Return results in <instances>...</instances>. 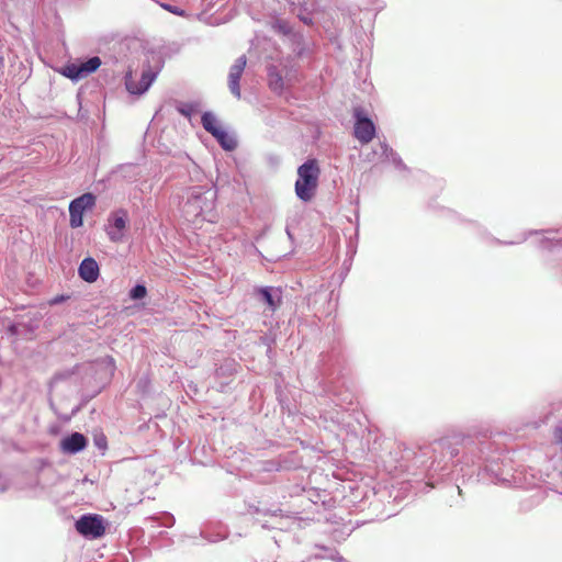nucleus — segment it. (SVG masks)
Returning <instances> with one entry per match:
<instances>
[{
    "label": "nucleus",
    "instance_id": "nucleus-21",
    "mask_svg": "<svg viewBox=\"0 0 562 562\" xmlns=\"http://www.w3.org/2000/svg\"><path fill=\"white\" fill-rule=\"evenodd\" d=\"M200 103L196 101L193 102H183L178 101L176 104V110L182 116L191 120L192 115L199 110Z\"/></svg>",
    "mask_w": 562,
    "mask_h": 562
},
{
    "label": "nucleus",
    "instance_id": "nucleus-31",
    "mask_svg": "<svg viewBox=\"0 0 562 562\" xmlns=\"http://www.w3.org/2000/svg\"><path fill=\"white\" fill-rule=\"evenodd\" d=\"M161 7L167 10L168 12L175 14V15H178V16H184L186 15V11L183 9H181L180 7H177V5H173V4H170V3H162Z\"/></svg>",
    "mask_w": 562,
    "mask_h": 562
},
{
    "label": "nucleus",
    "instance_id": "nucleus-4",
    "mask_svg": "<svg viewBox=\"0 0 562 562\" xmlns=\"http://www.w3.org/2000/svg\"><path fill=\"white\" fill-rule=\"evenodd\" d=\"M362 158L366 162L391 165L397 171L411 172L409 167L403 161L400 154L389 145L386 139H379L369 151L362 153Z\"/></svg>",
    "mask_w": 562,
    "mask_h": 562
},
{
    "label": "nucleus",
    "instance_id": "nucleus-8",
    "mask_svg": "<svg viewBox=\"0 0 562 562\" xmlns=\"http://www.w3.org/2000/svg\"><path fill=\"white\" fill-rule=\"evenodd\" d=\"M97 196L92 192L80 194L70 201L69 211V226L71 228H79L83 225V216L86 212L95 206Z\"/></svg>",
    "mask_w": 562,
    "mask_h": 562
},
{
    "label": "nucleus",
    "instance_id": "nucleus-26",
    "mask_svg": "<svg viewBox=\"0 0 562 562\" xmlns=\"http://www.w3.org/2000/svg\"><path fill=\"white\" fill-rule=\"evenodd\" d=\"M541 502L540 495H532L528 498H525L519 502V510L522 513H527L537 507Z\"/></svg>",
    "mask_w": 562,
    "mask_h": 562
},
{
    "label": "nucleus",
    "instance_id": "nucleus-36",
    "mask_svg": "<svg viewBox=\"0 0 562 562\" xmlns=\"http://www.w3.org/2000/svg\"><path fill=\"white\" fill-rule=\"evenodd\" d=\"M261 341L263 345H266L268 347V351H271L272 344H274V338L269 337V336H263L261 338Z\"/></svg>",
    "mask_w": 562,
    "mask_h": 562
},
{
    "label": "nucleus",
    "instance_id": "nucleus-40",
    "mask_svg": "<svg viewBox=\"0 0 562 562\" xmlns=\"http://www.w3.org/2000/svg\"><path fill=\"white\" fill-rule=\"evenodd\" d=\"M165 535H167V532H165V531L159 532V536H165Z\"/></svg>",
    "mask_w": 562,
    "mask_h": 562
},
{
    "label": "nucleus",
    "instance_id": "nucleus-3",
    "mask_svg": "<svg viewBox=\"0 0 562 562\" xmlns=\"http://www.w3.org/2000/svg\"><path fill=\"white\" fill-rule=\"evenodd\" d=\"M321 168L315 158L305 160L297 168V179L294 184L295 194L302 202H310L316 194Z\"/></svg>",
    "mask_w": 562,
    "mask_h": 562
},
{
    "label": "nucleus",
    "instance_id": "nucleus-29",
    "mask_svg": "<svg viewBox=\"0 0 562 562\" xmlns=\"http://www.w3.org/2000/svg\"><path fill=\"white\" fill-rule=\"evenodd\" d=\"M247 64V58L245 55L239 56L235 63L231 66L228 74L243 75L245 67Z\"/></svg>",
    "mask_w": 562,
    "mask_h": 562
},
{
    "label": "nucleus",
    "instance_id": "nucleus-14",
    "mask_svg": "<svg viewBox=\"0 0 562 562\" xmlns=\"http://www.w3.org/2000/svg\"><path fill=\"white\" fill-rule=\"evenodd\" d=\"M78 276L87 283L95 282L100 277V267L98 261L92 257H86L78 267Z\"/></svg>",
    "mask_w": 562,
    "mask_h": 562
},
{
    "label": "nucleus",
    "instance_id": "nucleus-27",
    "mask_svg": "<svg viewBox=\"0 0 562 562\" xmlns=\"http://www.w3.org/2000/svg\"><path fill=\"white\" fill-rule=\"evenodd\" d=\"M147 288L144 283H136L128 292V296L133 301H140L147 296Z\"/></svg>",
    "mask_w": 562,
    "mask_h": 562
},
{
    "label": "nucleus",
    "instance_id": "nucleus-19",
    "mask_svg": "<svg viewBox=\"0 0 562 562\" xmlns=\"http://www.w3.org/2000/svg\"><path fill=\"white\" fill-rule=\"evenodd\" d=\"M148 521L153 522V527H166L171 528L175 522V516L169 512H161L155 515H151L146 518Z\"/></svg>",
    "mask_w": 562,
    "mask_h": 562
},
{
    "label": "nucleus",
    "instance_id": "nucleus-9",
    "mask_svg": "<svg viewBox=\"0 0 562 562\" xmlns=\"http://www.w3.org/2000/svg\"><path fill=\"white\" fill-rule=\"evenodd\" d=\"M353 136L362 144L367 145L372 142L376 134L374 122L368 116L362 108L353 110Z\"/></svg>",
    "mask_w": 562,
    "mask_h": 562
},
{
    "label": "nucleus",
    "instance_id": "nucleus-37",
    "mask_svg": "<svg viewBox=\"0 0 562 562\" xmlns=\"http://www.w3.org/2000/svg\"><path fill=\"white\" fill-rule=\"evenodd\" d=\"M285 232H286L288 237L292 240L293 239V235H292V233L290 232V229L288 227H286Z\"/></svg>",
    "mask_w": 562,
    "mask_h": 562
},
{
    "label": "nucleus",
    "instance_id": "nucleus-18",
    "mask_svg": "<svg viewBox=\"0 0 562 562\" xmlns=\"http://www.w3.org/2000/svg\"><path fill=\"white\" fill-rule=\"evenodd\" d=\"M79 366L76 364L72 368L64 369L60 371H57L50 379L48 383L49 392L53 391V389L59 384L60 382L69 381L78 371Z\"/></svg>",
    "mask_w": 562,
    "mask_h": 562
},
{
    "label": "nucleus",
    "instance_id": "nucleus-24",
    "mask_svg": "<svg viewBox=\"0 0 562 562\" xmlns=\"http://www.w3.org/2000/svg\"><path fill=\"white\" fill-rule=\"evenodd\" d=\"M86 75L90 76L95 72L101 66L102 61L99 56H92L87 58L86 60H79Z\"/></svg>",
    "mask_w": 562,
    "mask_h": 562
},
{
    "label": "nucleus",
    "instance_id": "nucleus-2",
    "mask_svg": "<svg viewBox=\"0 0 562 562\" xmlns=\"http://www.w3.org/2000/svg\"><path fill=\"white\" fill-rule=\"evenodd\" d=\"M165 64L161 53L149 49L144 53L143 70L137 83L128 71L125 76V88L131 94L140 95L145 93L156 80Z\"/></svg>",
    "mask_w": 562,
    "mask_h": 562
},
{
    "label": "nucleus",
    "instance_id": "nucleus-20",
    "mask_svg": "<svg viewBox=\"0 0 562 562\" xmlns=\"http://www.w3.org/2000/svg\"><path fill=\"white\" fill-rule=\"evenodd\" d=\"M292 46V53L295 57L301 58L305 55L307 50V46L304 40L303 34L296 32L292 37L289 40Z\"/></svg>",
    "mask_w": 562,
    "mask_h": 562
},
{
    "label": "nucleus",
    "instance_id": "nucleus-25",
    "mask_svg": "<svg viewBox=\"0 0 562 562\" xmlns=\"http://www.w3.org/2000/svg\"><path fill=\"white\" fill-rule=\"evenodd\" d=\"M240 78L241 75L228 74V89L231 93L237 99H240L241 97Z\"/></svg>",
    "mask_w": 562,
    "mask_h": 562
},
{
    "label": "nucleus",
    "instance_id": "nucleus-38",
    "mask_svg": "<svg viewBox=\"0 0 562 562\" xmlns=\"http://www.w3.org/2000/svg\"><path fill=\"white\" fill-rule=\"evenodd\" d=\"M271 355H272V350H271V351H268V350H267V356H268L269 358L271 357Z\"/></svg>",
    "mask_w": 562,
    "mask_h": 562
},
{
    "label": "nucleus",
    "instance_id": "nucleus-30",
    "mask_svg": "<svg viewBox=\"0 0 562 562\" xmlns=\"http://www.w3.org/2000/svg\"><path fill=\"white\" fill-rule=\"evenodd\" d=\"M93 442L95 447L101 451H104L108 448V440L103 434L95 435L93 438Z\"/></svg>",
    "mask_w": 562,
    "mask_h": 562
},
{
    "label": "nucleus",
    "instance_id": "nucleus-39",
    "mask_svg": "<svg viewBox=\"0 0 562 562\" xmlns=\"http://www.w3.org/2000/svg\"><path fill=\"white\" fill-rule=\"evenodd\" d=\"M457 491H458L459 494L462 493V490L459 486H457Z\"/></svg>",
    "mask_w": 562,
    "mask_h": 562
},
{
    "label": "nucleus",
    "instance_id": "nucleus-5",
    "mask_svg": "<svg viewBox=\"0 0 562 562\" xmlns=\"http://www.w3.org/2000/svg\"><path fill=\"white\" fill-rule=\"evenodd\" d=\"M201 124L215 138L223 150L233 151L237 148L236 137L221 126L218 119L212 111H204L201 114Z\"/></svg>",
    "mask_w": 562,
    "mask_h": 562
},
{
    "label": "nucleus",
    "instance_id": "nucleus-35",
    "mask_svg": "<svg viewBox=\"0 0 562 562\" xmlns=\"http://www.w3.org/2000/svg\"><path fill=\"white\" fill-rule=\"evenodd\" d=\"M94 395L91 396H82L81 404L72 409V415L77 414L83 405L88 403L89 400H91Z\"/></svg>",
    "mask_w": 562,
    "mask_h": 562
},
{
    "label": "nucleus",
    "instance_id": "nucleus-32",
    "mask_svg": "<svg viewBox=\"0 0 562 562\" xmlns=\"http://www.w3.org/2000/svg\"><path fill=\"white\" fill-rule=\"evenodd\" d=\"M70 299V295L68 294H58L49 300V305H58L61 304Z\"/></svg>",
    "mask_w": 562,
    "mask_h": 562
},
{
    "label": "nucleus",
    "instance_id": "nucleus-16",
    "mask_svg": "<svg viewBox=\"0 0 562 562\" xmlns=\"http://www.w3.org/2000/svg\"><path fill=\"white\" fill-rule=\"evenodd\" d=\"M267 77L270 90L277 94H281L284 90V81L278 67L274 65H269L267 67Z\"/></svg>",
    "mask_w": 562,
    "mask_h": 562
},
{
    "label": "nucleus",
    "instance_id": "nucleus-13",
    "mask_svg": "<svg viewBox=\"0 0 562 562\" xmlns=\"http://www.w3.org/2000/svg\"><path fill=\"white\" fill-rule=\"evenodd\" d=\"M88 446V438L78 431L64 436L59 441V450L67 456H74L83 451Z\"/></svg>",
    "mask_w": 562,
    "mask_h": 562
},
{
    "label": "nucleus",
    "instance_id": "nucleus-22",
    "mask_svg": "<svg viewBox=\"0 0 562 562\" xmlns=\"http://www.w3.org/2000/svg\"><path fill=\"white\" fill-rule=\"evenodd\" d=\"M272 29L274 32L283 36H286L289 40L292 37V35L296 33L293 31L290 22L284 19L274 20L272 23Z\"/></svg>",
    "mask_w": 562,
    "mask_h": 562
},
{
    "label": "nucleus",
    "instance_id": "nucleus-34",
    "mask_svg": "<svg viewBox=\"0 0 562 562\" xmlns=\"http://www.w3.org/2000/svg\"><path fill=\"white\" fill-rule=\"evenodd\" d=\"M553 434L555 441L562 445V425L557 426Z\"/></svg>",
    "mask_w": 562,
    "mask_h": 562
},
{
    "label": "nucleus",
    "instance_id": "nucleus-28",
    "mask_svg": "<svg viewBox=\"0 0 562 562\" xmlns=\"http://www.w3.org/2000/svg\"><path fill=\"white\" fill-rule=\"evenodd\" d=\"M297 18L301 22H303L305 25H313L314 21L312 18V13L307 8L306 3H302L297 11Z\"/></svg>",
    "mask_w": 562,
    "mask_h": 562
},
{
    "label": "nucleus",
    "instance_id": "nucleus-33",
    "mask_svg": "<svg viewBox=\"0 0 562 562\" xmlns=\"http://www.w3.org/2000/svg\"><path fill=\"white\" fill-rule=\"evenodd\" d=\"M201 537L210 542H217L222 539H224V537H222L221 535H215V536H209L204 530H201Z\"/></svg>",
    "mask_w": 562,
    "mask_h": 562
},
{
    "label": "nucleus",
    "instance_id": "nucleus-11",
    "mask_svg": "<svg viewBox=\"0 0 562 562\" xmlns=\"http://www.w3.org/2000/svg\"><path fill=\"white\" fill-rule=\"evenodd\" d=\"M255 294L262 302L267 310L274 313L283 302V290L280 286L263 285L255 289Z\"/></svg>",
    "mask_w": 562,
    "mask_h": 562
},
{
    "label": "nucleus",
    "instance_id": "nucleus-7",
    "mask_svg": "<svg viewBox=\"0 0 562 562\" xmlns=\"http://www.w3.org/2000/svg\"><path fill=\"white\" fill-rule=\"evenodd\" d=\"M109 526V521L99 514H83L75 521L76 531L86 539L101 538Z\"/></svg>",
    "mask_w": 562,
    "mask_h": 562
},
{
    "label": "nucleus",
    "instance_id": "nucleus-12",
    "mask_svg": "<svg viewBox=\"0 0 562 562\" xmlns=\"http://www.w3.org/2000/svg\"><path fill=\"white\" fill-rule=\"evenodd\" d=\"M541 247L548 250L547 263L562 280V240L544 237Z\"/></svg>",
    "mask_w": 562,
    "mask_h": 562
},
{
    "label": "nucleus",
    "instance_id": "nucleus-6",
    "mask_svg": "<svg viewBox=\"0 0 562 562\" xmlns=\"http://www.w3.org/2000/svg\"><path fill=\"white\" fill-rule=\"evenodd\" d=\"M130 216L126 209L119 207L111 211L104 224V232L111 243L120 244L125 240Z\"/></svg>",
    "mask_w": 562,
    "mask_h": 562
},
{
    "label": "nucleus",
    "instance_id": "nucleus-23",
    "mask_svg": "<svg viewBox=\"0 0 562 562\" xmlns=\"http://www.w3.org/2000/svg\"><path fill=\"white\" fill-rule=\"evenodd\" d=\"M236 367L237 363L234 359H225L224 362L216 368L215 373L220 378L231 376L236 372Z\"/></svg>",
    "mask_w": 562,
    "mask_h": 562
},
{
    "label": "nucleus",
    "instance_id": "nucleus-17",
    "mask_svg": "<svg viewBox=\"0 0 562 562\" xmlns=\"http://www.w3.org/2000/svg\"><path fill=\"white\" fill-rule=\"evenodd\" d=\"M60 74L74 82H77V81L88 77L79 60L76 63L66 64L61 68Z\"/></svg>",
    "mask_w": 562,
    "mask_h": 562
},
{
    "label": "nucleus",
    "instance_id": "nucleus-1",
    "mask_svg": "<svg viewBox=\"0 0 562 562\" xmlns=\"http://www.w3.org/2000/svg\"><path fill=\"white\" fill-rule=\"evenodd\" d=\"M440 452L453 464L460 465L463 476L476 481L491 482L507 487H525L522 473L513 471L498 456L497 443L486 435L452 434L435 441L431 446L419 448L414 453V465L429 477L443 471L447 462L437 461L435 453Z\"/></svg>",
    "mask_w": 562,
    "mask_h": 562
},
{
    "label": "nucleus",
    "instance_id": "nucleus-15",
    "mask_svg": "<svg viewBox=\"0 0 562 562\" xmlns=\"http://www.w3.org/2000/svg\"><path fill=\"white\" fill-rule=\"evenodd\" d=\"M465 223H468L471 227H473V229L476 232V234L483 239V240H486L491 244H495V245H516V244H519V243H522L525 241L527 238H528V235H524L522 238L518 241H514V240H509V241H504V240H501L496 237H494L493 235H491L487 229L485 227H483L482 225H480L476 221H464Z\"/></svg>",
    "mask_w": 562,
    "mask_h": 562
},
{
    "label": "nucleus",
    "instance_id": "nucleus-10",
    "mask_svg": "<svg viewBox=\"0 0 562 562\" xmlns=\"http://www.w3.org/2000/svg\"><path fill=\"white\" fill-rule=\"evenodd\" d=\"M247 512L250 515H262L269 516L270 520L261 521L260 519H256L258 524H260L263 529H278L283 530L286 528L284 524V517L282 515V510L280 508L271 509L268 507L261 506L260 502L257 503H248Z\"/></svg>",
    "mask_w": 562,
    "mask_h": 562
}]
</instances>
